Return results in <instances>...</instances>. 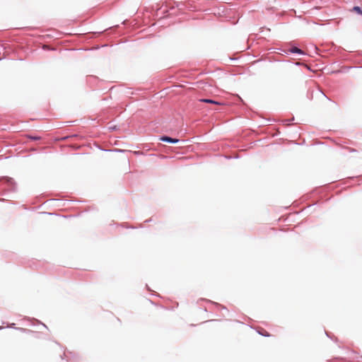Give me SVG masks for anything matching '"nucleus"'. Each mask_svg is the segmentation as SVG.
Wrapping results in <instances>:
<instances>
[{
	"label": "nucleus",
	"mask_w": 362,
	"mask_h": 362,
	"mask_svg": "<svg viewBox=\"0 0 362 362\" xmlns=\"http://www.w3.org/2000/svg\"><path fill=\"white\" fill-rule=\"evenodd\" d=\"M258 332L259 334L262 335V336H265V337H269V334L268 333L267 331H266L263 328H259V330H258Z\"/></svg>",
	"instance_id": "7ed1b4c3"
},
{
	"label": "nucleus",
	"mask_w": 362,
	"mask_h": 362,
	"mask_svg": "<svg viewBox=\"0 0 362 362\" xmlns=\"http://www.w3.org/2000/svg\"><path fill=\"white\" fill-rule=\"evenodd\" d=\"M200 102L210 103V104H214V105H221L219 102L211 100V99H200Z\"/></svg>",
	"instance_id": "f03ea898"
},
{
	"label": "nucleus",
	"mask_w": 362,
	"mask_h": 362,
	"mask_svg": "<svg viewBox=\"0 0 362 362\" xmlns=\"http://www.w3.org/2000/svg\"><path fill=\"white\" fill-rule=\"evenodd\" d=\"M161 141H166V142H170V143H177L179 141L178 139H173L171 137H169V136H162L160 139Z\"/></svg>",
	"instance_id": "f257e3e1"
},
{
	"label": "nucleus",
	"mask_w": 362,
	"mask_h": 362,
	"mask_svg": "<svg viewBox=\"0 0 362 362\" xmlns=\"http://www.w3.org/2000/svg\"><path fill=\"white\" fill-rule=\"evenodd\" d=\"M33 139H38L37 137H32Z\"/></svg>",
	"instance_id": "423d86ee"
},
{
	"label": "nucleus",
	"mask_w": 362,
	"mask_h": 362,
	"mask_svg": "<svg viewBox=\"0 0 362 362\" xmlns=\"http://www.w3.org/2000/svg\"><path fill=\"white\" fill-rule=\"evenodd\" d=\"M354 11H356L358 13L362 15V10L361 9L360 7L358 6H354Z\"/></svg>",
	"instance_id": "39448f33"
},
{
	"label": "nucleus",
	"mask_w": 362,
	"mask_h": 362,
	"mask_svg": "<svg viewBox=\"0 0 362 362\" xmlns=\"http://www.w3.org/2000/svg\"><path fill=\"white\" fill-rule=\"evenodd\" d=\"M291 52H293V53H298V54H302L303 53L301 49H300L299 48L296 47L291 48Z\"/></svg>",
	"instance_id": "20e7f679"
}]
</instances>
